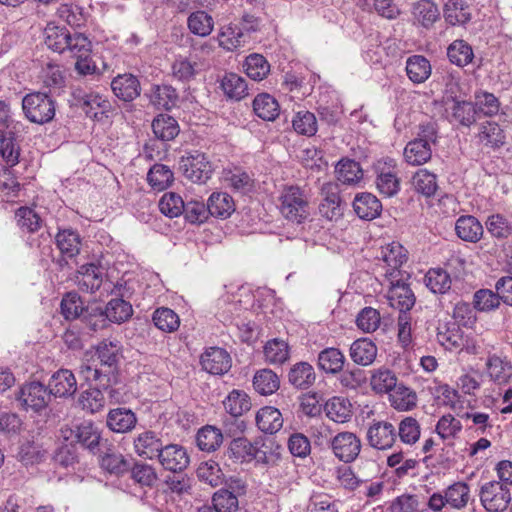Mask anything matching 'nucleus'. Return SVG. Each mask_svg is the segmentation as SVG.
<instances>
[{
  "mask_svg": "<svg viewBox=\"0 0 512 512\" xmlns=\"http://www.w3.org/2000/svg\"><path fill=\"white\" fill-rule=\"evenodd\" d=\"M133 445L138 456L149 460L156 459L165 446L160 435L152 430L139 433L134 438Z\"/></svg>",
  "mask_w": 512,
  "mask_h": 512,
  "instance_id": "f3484780",
  "label": "nucleus"
},
{
  "mask_svg": "<svg viewBox=\"0 0 512 512\" xmlns=\"http://www.w3.org/2000/svg\"><path fill=\"white\" fill-rule=\"evenodd\" d=\"M56 245L64 258L59 260L61 267L67 264L66 258H74L80 253L81 238L78 232L72 229H64L56 235Z\"/></svg>",
  "mask_w": 512,
  "mask_h": 512,
  "instance_id": "b1692460",
  "label": "nucleus"
},
{
  "mask_svg": "<svg viewBox=\"0 0 512 512\" xmlns=\"http://www.w3.org/2000/svg\"><path fill=\"white\" fill-rule=\"evenodd\" d=\"M324 410L327 417L336 423H346L352 417V405L344 397H332L326 402Z\"/></svg>",
  "mask_w": 512,
  "mask_h": 512,
  "instance_id": "a19ab883",
  "label": "nucleus"
},
{
  "mask_svg": "<svg viewBox=\"0 0 512 512\" xmlns=\"http://www.w3.org/2000/svg\"><path fill=\"white\" fill-rule=\"evenodd\" d=\"M263 353L265 361L272 365H281L290 357L288 343L279 338L267 341Z\"/></svg>",
  "mask_w": 512,
  "mask_h": 512,
  "instance_id": "49530a36",
  "label": "nucleus"
},
{
  "mask_svg": "<svg viewBox=\"0 0 512 512\" xmlns=\"http://www.w3.org/2000/svg\"><path fill=\"white\" fill-rule=\"evenodd\" d=\"M220 87L225 96L240 101L248 95L247 81L236 73H227L221 79Z\"/></svg>",
  "mask_w": 512,
  "mask_h": 512,
  "instance_id": "f704fd0d",
  "label": "nucleus"
},
{
  "mask_svg": "<svg viewBox=\"0 0 512 512\" xmlns=\"http://www.w3.org/2000/svg\"><path fill=\"white\" fill-rule=\"evenodd\" d=\"M187 24L193 34L205 37L212 32L214 20L206 11L198 10L189 15Z\"/></svg>",
  "mask_w": 512,
  "mask_h": 512,
  "instance_id": "e2e57ef3",
  "label": "nucleus"
},
{
  "mask_svg": "<svg viewBox=\"0 0 512 512\" xmlns=\"http://www.w3.org/2000/svg\"><path fill=\"white\" fill-rule=\"evenodd\" d=\"M244 69L249 78L255 81H261L269 74L270 64L264 56L260 54H250L245 59Z\"/></svg>",
  "mask_w": 512,
  "mask_h": 512,
  "instance_id": "0e129e2a",
  "label": "nucleus"
},
{
  "mask_svg": "<svg viewBox=\"0 0 512 512\" xmlns=\"http://www.w3.org/2000/svg\"><path fill=\"white\" fill-rule=\"evenodd\" d=\"M344 354L334 347L325 348L318 354V366L327 374H337L343 370Z\"/></svg>",
  "mask_w": 512,
  "mask_h": 512,
  "instance_id": "37998d69",
  "label": "nucleus"
},
{
  "mask_svg": "<svg viewBox=\"0 0 512 512\" xmlns=\"http://www.w3.org/2000/svg\"><path fill=\"white\" fill-rule=\"evenodd\" d=\"M446 112L451 123H457L464 127H470L477 120L476 107L470 101L455 100L447 103Z\"/></svg>",
  "mask_w": 512,
  "mask_h": 512,
  "instance_id": "412c9836",
  "label": "nucleus"
},
{
  "mask_svg": "<svg viewBox=\"0 0 512 512\" xmlns=\"http://www.w3.org/2000/svg\"><path fill=\"white\" fill-rule=\"evenodd\" d=\"M336 188L329 185L323 189L325 195L323 201L319 205L320 214L328 220H333L341 216L340 197Z\"/></svg>",
  "mask_w": 512,
  "mask_h": 512,
  "instance_id": "6e6d98bb",
  "label": "nucleus"
},
{
  "mask_svg": "<svg viewBox=\"0 0 512 512\" xmlns=\"http://www.w3.org/2000/svg\"><path fill=\"white\" fill-rule=\"evenodd\" d=\"M256 424L261 431L273 434L282 428L283 417L277 408L265 406L257 412Z\"/></svg>",
  "mask_w": 512,
  "mask_h": 512,
  "instance_id": "4c0bfd02",
  "label": "nucleus"
},
{
  "mask_svg": "<svg viewBox=\"0 0 512 512\" xmlns=\"http://www.w3.org/2000/svg\"><path fill=\"white\" fill-rule=\"evenodd\" d=\"M412 15L423 27H431L439 18V9L431 0H420L413 4Z\"/></svg>",
  "mask_w": 512,
  "mask_h": 512,
  "instance_id": "09e8293b",
  "label": "nucleus"
},
{
  "mask_svg": "<svg viewBox=\"0 0 512 512\" xmlns=\"http://www.w3.org/2000/svg\"><path fill=\"white\" fill-rule=\"evenodd\" d=\"M103 391L100 386L83 391L78 399L81 408L92 414L101 411L106 403Z\"/></svg>",
  "mask_w": 512,
  "mask_h": 512,
  "instance_id": "4d7b16f0",
  "label": "nucleus"
},
{
  "mask_svg": "<svg viewBox=\"0 0 512 512\" xmlns=\"http://www.w3.org/2000/svg\"><path fill=\"white\" fill-rule=\"evenodd\" d=\"M111 89L114 95L124 101L131 102L141 93V85L138 78L130 73L119 74L111 81Z\"/></svg>",
  "mask_w": 512,
  "mask_h": 512,
  "instance_id": "aec40b11",
  "label": "nucleus"
},
{
  "mask_svg": "<svg viewBox=\"0 0 512 512\" xmlns=\"http://www.w3.org/2000/svg\"><path fill=\"white\" fill-rule=\"evenodd\" d=\"M225 410L233 417L241 416L250 410L249 396L241 390H232L223 401Z\"/></svg>",
  "mask_w": 512,
  "mask_h": 512,
  "instance_id": "052dcab7",
  "label": "nucleus"
},
{
  "mask_svg": "<svg viewBox=\"0 0 512 512\" xmlns=\"http://www.w3.org/2000/svg\"><path fill=\"white\" fill-rule=\"evenodd\" d=\"M478 139L485 146L498 148L505 143V134L496 122L486 121L479 127Z\"/></svg>",
  "mask_w": 512,
  "mask_h": 512,
  "instance_id": "3c124183",
  "label": "nucleus"
},
{
  "mask_svg": "<svg viewBox=\"0 0 512 512\" xmlns=\"http://www.w3.org/2000/svg\"><path fill=\"white\" fill-rule=\"evenodd\" d=\"M200 364L206 372L213 375L227 373L232 365L229 353L220 347L207 348L200 357Z\"/></svg>",
  "mask_w": 512,
  "mask_h": 512,
  "instance_id": "4468645a",
  "label": "nucleus"
},
{
  "mask_svg": "<svg viewBox=\"0 0 512 512\" xmlns=\"http://www.w3.org/2000/svg\"><path fill=\"white\" fill-rule=\"evenodd\" d=\"M157 459L165 470L174 473H181L190 463L186 449L177 444L165 445Z\"/></svg>",
  "mask_w": 512,
  "mask_h": 512,
  "instance_id": "2eb2a0df",
  "label": "nucleus"
},
{
  "mask_svg": "<svg viewBox=\"0 0 512 512\" xmlns=\"http://www.w3.org/2000/svg\"><path fill=\"white\" fill-rule=\"evenodd\" d=\"M179 167L183 175L195 183H205L212 174L211 163L199 151H192L182 156Z\"/></svg>",
  "mask_w": 512,
  "mask_h": 512,
  "instance_id": "423d86ee",
  "label": "nucleus"
},
{
  "mask_svg": "<svg viewBox=\"0 0 512 512\" xmlns=\"http://www.w3.org/2000/svg\"><path fill=\"white\" fill-rule=\"evenodd\" d=\"M405 69L408 78L415 84L425 82L432 72L429 60L422 55L408 57Z\"/></svg>",
  "mask_w": 512,
  "mask_h": 512,
  "instance_id": "58836bf2",
  "label": "nucleus"
},
{
  "mask_svg": "<svg viewBox=\"0 0 512 512\" xmlns=\"http://www.w3.org/2000/svg\"><path fill=\"white\" fill-rule=\"evenodd\" d=\"M377 346L368 338L355 340L350 346V357L358 365L368 366L377 356Z\"/></svg>",
  "mask_w": 512,
  "mask_h": 512,
  "instance_id": "7c9ffc66",
  "label": "nucleus"
},
{
  "mask_svg": "<svg viewBox=\"0 0 512 512\" xmlns=\"http://www.w3.org/2000/svg\"><path fill=\"white\" fill-rule=\"evenodd\" d=\"M79 374L87 382H95L96 386L104 389L110 398H115L116 391L111 388L112 376L104 369H99L89 363H82L79 367Z\"/></svg>",
  "mask_w": 512,
  "mask_h": 512,
  "instance_id": "473e14b6",
  "label": "nucleus"
},
{
  "mask_svg": "<svg viewBox=\"0 0 512 512\" xmlns=\"http://www.w3.org/2000/svg\"><path fill=\"white\" fill-rule=\"evenodd\" d=\"M390 287L387 294V300L391 307L398 309L400 313H406L411 310L415 304V295L409 285L402 282L401 277L388 280Z\"/></svg>",
  "mask_w": 512,
  "mask_h": 512,
  "instance_id": "ddd939ff",
  "label": "nucleus"
},
{
  "mask_svg": "<svg viewBox=\"0 0 512 512\" xmlns=\"http://www.w3.org/2000/svg\"><path fill=\"white\" fill-rule=\"evenodd\" d=\"M437 341L449 351L469 349L468 338L457 323H447L438 328Z\"/></svg>",
  "mask_w": 512,
  "mask_h": 512,
  "instance_id": "a211bd4d",
  "label": "nucleus"
},
{
  "mask_svg": "<svg viewBox=\"0 0 512 512\" xmlns=\"http://www.w3.org/2000/svg\"><path fill=\"white\" fill-rule=\"evenodd\" d=\"M25 117L32 123L45 124L55 116V102L46 93L34 92L22 99Z\"/></svg>",
  "mask_w": 512,
  "mask_h": 512,
  "instance_id": "f03ea898",
  "label": "nucleus"
},
{
  "mask_svg": "<svg viewBox=\"0 0 512 512\" xmlns=\"http://www.w3.org/2000/svg\"><path fill=\"white\" fill-rule=\"evenodd\" d=\"M391 405L398 411H409L417 404L416 392L402 384H397L390 393Z\"/></svg>",
  "mask_w": 512,
  "mask_h": 512,
  "instance_id": "603ef678",
  "label": "nucleus"
},
{
  "mask_svg": "<svg viewBox=\"0 0 512 512\" xmlns=\"http://www.w3.org/2000/svg\"><path fill=\"white\" fill-rule=\"evenodd\" d=\"M147 180L153 189L163 191L172 184L174 175L167 165L157 163L150 168Z\"/></svg>",
  "mask_w": 512,
  "mask_h": 512,
  "instance_id": "bf43d9fd",
  "label": "nucleus"
},
{
  "mask_svg": "<svg viewBox=\"0 0 512 512\" xmlns=\"http://www.w3.org/2000/svg\"><path fill=\"white\" fill-rule=\"evenodd\" d=\"M209 215L220 217L222 219L228 218L235 210L233 198L223 192H214L208 199Z\"/></svg>",
  "mask_w": 512,
  "mask_h": 512,
  "instance_id": "c03bdc74",
  "label": "nucleus"
},
{
  "mask_svg": "<svg viewBox=\"0 0 512 512\" xmlns=\"http://www.w3.org/2000/svg\"><path fill=\"white\" fill-rule=\"evenodd\" d=\"M149 99L157 109L170 110L177 106L179 96L170 85H156L151 89Z\"/></svg>",
  "mask_w": 512,
  "mask_h": 512,
  "instance_id": "c9c22d12",
  "label": "nucleus"
},
{
  "mask_svg": "<svg viewBox=\"0 0 512 512\" xmlns=\"http://www.w3.org/2000/svg\"><path fill=\"white\" fill-rule=\"evenodd\" d=\"M78 36L85 35L82 33L71 34L66 27L54 23H49L44 29L45 44L49 49L58 53H63L66 50L72 53Z\"/></svg>",
  "mask_w": 512,
  "mask_h": 512,
  "instance_id": "6e6552de",
  "label": "nucleus"
},
{
  "mask_svg": "<svg viewBox=\"0 0 512 512\" xmlns=\"http://www.w3.org/2000/svg\"><path fill=\"white\" fill-rule=\"evenodd\" d=\"M447 56L452 64L458 67H465L472 63L474 52L470 44L462 39H457L448 46Z\"/></svg>",
  "mask_w": 512,
  "mask_h": 512,
  "instance_id": "a18cd8bd",
  "label": "nucleus"
},
{
  "mask_svg": "<svg viewBox=\"0 0 512 512\" xmlns=\"http://www.w3.org/2000/svg\"><path fill=\"white\" fill-rule=\"evenodd\" d=\"M196 441L200 450L213 452L223 443V434L215 426L206 425L198 431Z\"/></svg>",
  "mask_w": 512,
  "mask_h": 512,
  "instance_id": "864d4df0",
  "label": "nucleus"
},
{
  "mask_svg": "<svg viewBox=\"0 0 512 512\" xmlns=\"http://www.w3.org/2000/svg\"><path fill=\"white\" fill-rule=\"evenodd\" d=\"M366 439L374 449H390L397 440V430L388 421H373L367 429Z\"/></svg>",
  "mask_w": 512,
  "mask_h": 512,
  "instance_id": "1a4fd4ad",
  "label": "nucleus"
},
{
  "mask_svg": "<svg viewBox=\"0 0 512 512\" xmlns=\"http://www.w3.org/2000/svg\"><path fill=\"white\" fill-rule=\"evenodd\" d=\"M412 184L418 193L426 197L433 196L438 188L436 175L427 169H419L412 178Z\"/></svg>",
  "mask_w": 512,
  "mask_h": 512,
  "instance_id": "774afa93",
  "label": "nucleus"
},
{
  "mask_svg": "<svg viewBox=\"0 0 512 512\" xmlns=\"http://www.w3.org/2000/svg\"><path fill=\"white\" fill-rule=\"evenodd\" d=\"M109 321L114 323H123L133 314L132 305L122 298L111 299L103 311Z\"/></svg>",
  "mask_w": 512,
  "mask_h": 512,
  "instance_id": "680f3d73",
  "label": "nucleus"
},
{
  "mask_svg": "<svg viewBox=\"0 0 512 512\" xmlns=\"http://www.w3.org/2000/svg\"><path fill=\"white\" fill-rule=\"evenodd\" d=\"M154 325L161 331L171 333L176 331L180 325L179 316L170 308H157L152 315Z\"/></svg>",
  "mask_w": 512,
  "mask_h": 512,
  "instance_id": "69168bd1",
  "label": "nucleus"
},
{
  "mask_svg": "<svg viewBox=\"0 0 512 512\" xmlns=\"http://www.w3.org/2000/svg\"><path fill=\"white\" fill-rule=\"evenodd\" d=\"M376 174V187L380 194L392 197L400 190L397 163L393 158L386 157L378 160L373 166Z\"/></svg>",
  "mask_w": 512,
  "mask_h": 512,
  "instance_id": "39448f33",
  "label": "nucleus"
},
{
  "mask_svg": "<svg viewBox=\"0 0 512 512\" xmlns=\"http://www.w3.org/2000/svg\"><path fill=\"white\" fill-rule=\"evenodd\" d=\"M201 70L197 57L178 55L171 66L172 76L178 81L188 83L193 80Z\"/></svg>",
  "mask_w": 512,
  "mask_h": 512,
  "instance_id": "bb28decb",
  "label": "nucleus"
},
{
  "mask_svg": "<svg viewBox=\"0 0 512 512\" xmlns=\"http://www.w3.org/2000/svg\"><path fill=\"white\" fill-rule=\"evenodd\" d=\"M378 260L382 261L386 266L385 277L387 280L393 281L397 277H401L399 268L407 260L406 249L397 242H392L381 247Z\"/></svg>",
  "mask_w": 512,
  "mask_h": 512,
  "instance_id": "9d476101",
  "label": "nucleus"
},
{
  "mask_svg": "<svg viewBox=\"0 0 512 512\" xmlns=\"http://www.w3.org/2000/svg\"><path fill=\"white\" fill-rule=\"evenodd\" d=\"M405 161L412 166H420L427 163L432 157L431 146L421 139L409 141L403 152Z\"/></svg>",
  "mask_w": 512,
  "mask_h": 512,
  "instance_id": "72a5a7b5",
  "label": "nucleus"
},
{
  "mask_svg": "<svg viewBox=\"0 0 512 512\" xmlns=\"http://www.w3.org/2000/svg\"><path fill=\"white\" fill-rule=\"evenodd\" d=\"M154 135L162 141H170L179 134L177 121L166 114L158 115L152 122Z\"/></svg>",
  "mask_w": 512,
  "mask_h": 512,
  "instance_id": "8fccbe9b",
  "label": "nucleus"
},
{
  "mask_svg": "<svg viewBox=\"0 0 512 512\" xmlns=\"http://www.w3.org/2000/svg\"><path fill=\"white\" fill-rule=\"evenodd\" d=\"M96 353L101 365L105 367V370L111 376H113L119 360V342L104 340L97 346Z\"/></svg>",
  "mask_w": 512,
  "mask_h": 512,
  "instance_id": "79ce46f5",
  "label": "nucleus"
},
{
  "mask_svg": "<svg viewBox=\"0 0 512 512\" xmlns=\"http://www.w3.org/2000/svg\"><path fill=\"white\" fill-rule=\"evenodd\" d=\"M51 397L48 386L40 382H31L21 388L18 400L26 409L31 408L34 411H40L47 407Z\"/></svg>",
  "mask_w": 512,
  "mask_h": 512,
  "instance_id": "f8f14e48",
  "label": "nucleus"
},
{
  "mask_svg": "<svg viewBox=\"0 0 512 512\" xmlns=\"http://www.w3.org/2000/svg\"><path fill=\"white\" fill-rule=\"evenodd\" d=\"M73 46L72 55L76 58L75 70L78 74L86 76L95 73L97 67L91 60V42L86 36H78Z\"/></svg>",
  "mask_w": 512,
  "mask_h": 512,
  "instance_id": "4be33fe9",
  "label": "nucleus"
},
{
  "mask_svg": "<svg viewBox=\"0 0 512 512\" xmlns=\"http://www.w3.org/2000/svg\"><path fill=\"white\" fill-rule=\"evenodd\" d=\"M99 464L102 470L114 475L122 476L130 470L129 460L115 449L108 448L100 456Z\"/></svg>",
  "mask_w": 512,
  "mask_h": 512,
  "instance_id": "c756f323",
  "label": "nucleus"
},
{
  "mask_svg": "<svg viewBox=\"0 0 512 512\" xmlns=\"http://www.w3.org/2000/svg\"><path fill=\"white\" fill-rule=\"evenodd\" d=\"M103 275L102 268L93 263L82 265L76 275L78 288L83 292L94 293L101 287Z\"/></svg>",
  "mask_w": 512,
  "mask_h": 512,
  "instance_id": "5701e85b",
  "label": "nucleus"
},
{
  "mask_svg": "<svg viewBox=\"0 0 512 512\" xmlns=\"http://www.w3.org/2000/svg\"><path fill=\"white\" fill-rule=\"evenodd\" d=\"M457 236L471 243L478 242L483 235V227L478 219L471 215L461 216L455 223Z\"/></svg>",
  "mask_w": 512,
  "mask_h": 512,
  "instance_id": "2f4dec72",
  "label": "nucleus"
},
{
  "mask_svg": "<svg viewBox=\"0 0 512 512\" xmlns=\"http://www.w3.org/2000/svg\"><path fill=\"white\" fill-rule=\"evenodd\" d=\"M316 381V373L308 362H298L292 365L288 372V382L296 389L306 390Z\"/></svg>",
  "mask_w": 512,
  "mask_h": 512,
  "instance_id": "cd10ccee",
  "label": "nucleus"
},
{
  "mask_svg": "<svg viewBox=\"0 0 512 512\" xmlns=\"http://www.w3.org/2000/svg\"><path fill=\"white\" fill-rule=\"evenodd\" d=\"M337 179L343 184H357L363 178L360 164L351 159H342L336 166Z\"/></svg>",
  "mask_w": 512,
  "mask_h": 512,
  "instance_id": "13d9d810",
  "label": "nucleus"
},
{
  "mask_svg": "<svg viewBox=\"0 0 512 512\" xmlns=\"http://www.w3.org/2000/svg\"><path fill=\"white\" fill-rule=\"evenodd\" d=\"M51 396L68 398L77 391V380L69 369H59L54 372L48 382Z\"/></svg>",
  "mask_w": 512,
  "mask_h": 512,
  "instance_id": "6ab92c4d",
  "label": "nucleus"
},
{
  "mask_svg": "<svg viewBox=\"0 0 512 512\" xmlns=\"http://www.w3.org/2000/svg\"><path fill=\"white\" fill-rule=\"evenodd\" d=\"M361 447L357 435L348 431L338 433L330 442L333 454L344 463L353 462L358 457Z\"/></svg>",
  "mask_w": 512,
  "mask_h": 512,
  "instance_id": "0eeeda50",
  "label": "nucleus"
},
{
  "mask_svg": "<svg viewBox=\"0 0 512 512\" xmlns=\"http://www.w3.org/2000/svg\"><path fill=\"white\" fill-rule=\"evenodd\" d=\"M74 98L90 118H97L109 108V101L96 93H85L82 90L73 92Z\"/></svg>",
  "mask_w": 512,
  "mask_h": 512,
  "instance_id": "c85d7f7f",
  "label": "nucleus"
},
{
  "mask_svg": "<svg viewBox=\"0 0 512 512\" xmlns=\"http://www.w3.org/2000/svg\"><path fill=\"white\" fill-rule=\"evenodd\" d=\"M370 384L376 393H388L396 387L397 377L391 370L379 368L372 373Z\"/></svg>",
  "mask_w": 512,
  "mask_h": 512,
  "instance_id": "338daca9",
  "label": "nucleus"
},
{
  "mask_svg": "<svg viewBox=\"0 0 512 512\" xmlns=\"http://www.w3.org/2000/svg\"><path fill=\"white\" fill-rule=\"evenodd\" d=\"M353 208L357 216L364 220H373L380 216L382 212L380 200L368 192L359 193L355 196Z\"/></svg>",
  "mask_w": 512,
  "mask_h": 512,
  "instance_id": "a878e982",
  "label": "nucleus"
},
{
  "mask_svg": "<svg viewBox=\"0 0 512 512\" xmlns=\"http://www.w3.org/2000/svg\"><path fill=\"white\" fill-rule=\"evenodd\" d=\"M253 386L261 395H272L279 389L280 379L271 369H261L253 377Z\"/></svg>",
  "mask_w": 512,
  "mask_h": 512,
  "instance_id": "de8ad7c7",
  "label": "nucleus"
},
{
  "mask_svg": "<svg viewBox=\"0 0 512 512\" xmlns=\"http://www.w3.org/2000/svg\"><path fill=\"white\" fill-rule=\"evenodd\" d=\"M20 125V123L6 124L3 129H0V155L10 166L19 162L20 146L15 135Z\"/></svg>",
  "mask_w": 512,
  "mask_h": 512,
  "instance_id": "dca6fc26",
  "label": "nucleus"
},
{
  "mask_svg": "<svg viewBox=\"0 0 512 512\" xmlns=\"http://www.w3.org/2000/svg\"><path fill=\"white\" fill-rule=\"evenodd\" d=\"M255 114L264 121H274L280 113L278 101L268 93L258 94L253 100Z\"/></svg>",
  "mask_w": 512,
  "mask_h": 512,
  "instance_id": "ea45409f",
  "label": "nucleus"
},
{
  "mask_svg": "<svg viewBox=\"0 0 512 512\" xmlns=\"http://www.w3.org/2000/svg\"><path fill=\"white\" fill-rule=\"evenodd\" d=\"M245 491L246 486L240 479L233 480L228 488H221L213 494L212 504L220 512H237L238 497L245 494Z\"/></svg>",
  "mask_w": 512,
  "mask_h": 512,
  "instance_id": "9b49d317",
  "label": "nucleus"
},
{
  "mask_svg": "<svg viewBox=\"0 0 512 512\" xmlns=\"http://www.w3.org/2000/svg\"><path fill=\"white\" fill-rule=\"evenodd\" d=\"M444 498L448 506L455 510H462L471 499L470 486L466 482H455L444 490Z\"/></svg>",
  "mask_w": 512,
  "mask_h": 512,
  "instance_id": "e433bc0d",
  "label": "nucleus"
},
{
  "mask_svg": "<svg viewBox=\"0 0 512 512\" xmlns=\"http://www.w3.org/2000/svg\"><path fill=\"white\" fill-rule=\"evenodd\" d=\"M280 213L297 224L303 223L310 215L309 203L304 192L297 186H287L279 196Z\"/></svg>",
  "mask_w": 512,
  "mask_h": 512,
  "instance_id": "f257e3e1",
  "label": "nucleus"
},
{
  "mask_svg": "<svg viewBox=\"0 0 512 512\" xmlns=\"http://www.w3.org/2000/svg\"><path fill=\"white\" fill-rule=\"evenodd\" d=\"M137 424L135 413L127 408L111 409L106 417L107 427L115 433L130 432Z\"/></svg>",
  "mask_w": 512,
  "mask_h": 512,
  "instance_id": "393cba45",
  "label": "nucleus"
},
{
  "mask_svg": "<svg viewBox=\"0 0 512 512\" xmlns=\"http://www.w3.org/2000/svg\"><path fill=\"white\" fill-rule=\"evenodd\" d=\"M463 0H448L444 6V18L450 25H463L470 21L471 14Z\"/></svg>",
  "mask_w": 512,
  "mask_h": 512,
  "instance_id": "5fc2aeb1",
  "label": "nucleus"
},
{
  "mask_svg": "<svg viewBox=\"0 0 512 512\" xmlns=\"http://www.w3.org/2000/svg\"><path fill=\"white\" fill-rule=\"evenodd\" d=\"M478 495L487 512H503L512 501L511 488L496 480L481 484Z\"/></svg>",
  "mask_w": 512,
  "mask_h": 512,
  "instance_id": "7ed1b4c3",
  "label": "nucleus"
},
{
  "mask_svg": "<svg viewBox=\"0 0 512 512\" xmlns=\"http://www.w3.org/2000/svg\"><path fill=\"white\" fill-rule=\"evenodd\" d=\"M60 436L65 442L80 444L92 453L99 451L101 434L91 421H83L73 427H62Z\"/></svg>",
  "mask_w": 512,
  "mask_h": 512,
  "instance_id": "20e7f679",
  "label": "nucleus"
}]
</instances>
